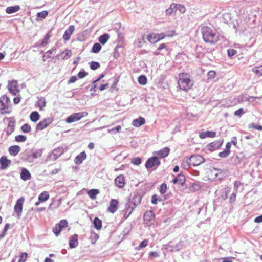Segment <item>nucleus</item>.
<instances>
[{
	"mask_svg": "<svg viewBox=\"0 0 262 262\" xmlns=\"http://www.w3.org/2000/svg\"><path fill=\"white\" fill-rule=\"evenodd\" d=\"M178 84L181 90L187 91L193 86V80L190 75L187 73H182L179 75Z\"/></svg>",
	"mask_w": 262,
	"mask_h": 262,
	"instance_id": "f257e3e1",
	"label": "nucleus"
},
{
	"mask_svg": "<svg viewBox=\"0 0 262 262\" xmlns=\"http://www.w3.org/2000/svg\"><path fill=\"white\" fill-rule=\"evenodd\" d=\"M43 149H38L35 150H29L26 151L21 159L25 162L35 164L37 163V158L42 156Z\"/></svg>",
	"mask_w": 262,
	"mask_h": 262,
	"instance_id": "f03ea898",
	"label": "nucleus"
},
{
	"mask_svg": "<svg viewBox=\"0 0 262 262\" xmlns=\"http://www.w3.org/2000/svg\"><path fill=\"white\" fill-rule=\"evenodd\" d=\"M11 102L6 95H3L0 98V113L2 115L11 112Z\"/></svg>",
	"mask_w": 262,
	"mask_h": 262,
	"instance_id": "7ed1b4c3",
	"label": "nucleus"
},
{
	"mask_svg": "<svg viewBox=\"0 0 262 262\" xmlns=\"http://www.w3.org/2000/svg\"><path fill=\"white\" fill-rule=\"evenodd\" d=\"M202 33L204 40L207 43H213V33L211 29L208 27H204L202 28Z\"/></svg>",
	"mask_w": 262,
	"mask_h": 262,
	"instance_id": "20e7f679",
	"label": "nucleus"
},
{
	"mask_svg": "<svg viewBox=\"0 0 262 262\" xmlns=\"http://www.w3.org/2000/svg\"><path fill=\"white\" fill-rule=\"evenodd\" d=\"M160 164L161 162L159 160V157L153 156L147 160L145 165L147 169L154 168L155 169L157 168Z\"/></svg>",
	"mask_w": 262,
	"mask_h": 262,
	"instance_id": "39448f33",
	"label": "nucleus"
},
{
	"mask_svg": "<svg viewBox=\"0 0 262 262\" xmlns=\"http://www.w3.org/2000/svg\"><path fill=\"white\" fill-rule=\"evenodd\" d=\"M88 113L86 112L73 113L67 118L66 122L71 123L80 120L82 117L86 116Z\"/></svg>",
	"mask_w": 262,
	"mask_h": 262,
	"instance_id": "423d86ee",
	"label": "nucleus"
},
{
	"mask_svg": "<svg viewBox=\"0 0 262 262\" xmlns=\"http://www.w3.org/2000/svg\"><path fill=\"white\" fill-rule=\"evenodd\" d=\"M68 223L66 220H61L59 223L56 224L53 228V231L56 236H58L61 230L68 226Z\"/></svg>",
	"mask_w": 262,
	"mask_h": 262,
	"instance_id": "0eeeda50",
	"label": "nucleus"
},
{
	"mask_svg": "<svg viewBox=\"0 0 262 262\" xmlns=\"http://www.w3.org/2000/svg\"><path fill=\"white\" fill-rule=\"evenodd\" d=\"M144 224L150 226L154 224L155 220V213L151 210H148L145 212L143 216Z\"/></svg>",
	"mask_w": 262,
	"mask_h": 262,
	"instance_id": "6e6552de",
	"label": "nucleus"
},
{
	"mask_svg": "<svg viewBox=\"0 0 262 262\" xmlns=\"http://www.w3.org/2000/svg\"><path fill=\"white\" fill-rule=\"evenodd\" d=\"M63 152L64 150L62 147L56 148L49 154L47 160L55 161L63 154Z\"/></svg>",
	"mask_w": 262,
	"mask_h": 262,
	"instance_id": "1a4fd4ad",
	"label": "nucleus"
},
{
	"mask_svg": "<svg viewBox=\"0 0 262 262\" xmlns=\"http://www.w3.org/2000/svg\"><path fill=\"white\" fill-rule=\"evenodd\" d=\"M25 201L24 197H20L18 199L14 206V211L17 214V218L19 219L23 211V205Z\"/></svg>",
	"mask_w": 262,
	"mask_h": 262,
	"instance_id": "9d476101",
	"label": "nucleus"
},
{
	"mask_svg": "<svg viewBox=\"0 0 262 262\" xmlns=\"http://www.w3.org/2000/svg\"><path fill=\"white\" fill-rule=\"evenodd\" d=\"M189 159V163L193 166H198L204 162V158L200 155H193Z\"/></svg>",
	"mask_w": 262,
	"mask_h": 262,
	"instance_id": "9b49d317",
	"label": "nucleus"
},
{
	"mask_svg": "<svg viewBox=\"0 0 262 262\" xmlns=\"http://www.w3.org/2000/svg\"><path fill=\"white\" fill-rule=\"evenodd\" d=\"M53 121L51 118H47L44 119L41 121L39 122L36 125V130H42L47 127H48Z\"/></svg>",
	"mask_w": 262,
	"mask_h": 262,
	"instance_id": "f8f14e48",
	"label": "nucleus"
},
{
	"mask_svg": "<svg viewBox=\"0 0 262 262\" xmlns=\"http://www.w3.org/2000/svg\"><path fill=\"white\" fill-rule=\"evenodd\" d=\"M141 196L139 194H135L132 199H129L127 202L130 204L133 208H136L138 205H139L141 201Z\"/></svg>",
	"mask_w": 262,
	"mask_h": 262,
	"instance_id": "ddd939ff",
	"label": "nucleus"
},
{
	"mask_svg": "<svg viewBox=\"0 0 262 262\" xmlns=\"http://www.w3.org/2000/svg\"><path fill=\"white\" fill-rule=\"evenodd\" d=\"M9 92L14 96L16 95L19 92L18 90L17 82L16 80H13L8 85Z\"/></svg>",
	"mask_w": 262,
	"mask_h": 262,
	"instance_id": "4468645a",
	"label": "nucleus"
},
{
	"mask_svg": "<svg viewBox=\"0 0 262 262\" xmlns=\"http://www.w3.org/2000/svg\"><path fill=\"white\" fill-rule=\"evenodd\" d=\"M119 202L116 199H112L110 202L109 206L108 208V211L114 213L118 208Z\"/></svg>",
	"mask_w": 262,
	"mask_h": 262,
	"instance_id": "2eb2a0df",
	"label": "nucleus"
},
{
	"mask_svg": "<svg viewBox=\"0 0 262 262\" xmlns=\"http://www.w3.org/2000/svg\"><path fill=\"white\" fill-rule=\"evenodd\" d=\"M170 152V149L165 147L163 148L161 150L155 152V154L157 155V157H159V158H164L168 156Z\"/></svg>",
	"mask_w": 262,
	"mask_h": 262,
	"instance_id": "dca6fc26",
	"label": "nucleus"
},
{
	"mask_svg": "<svg viewBox=\"0 0 262 262\" xmlns=\"http://www.w3.org/2000/svg\"><path fill=\"white\" fill-rule=\"evenodd\" d=\"M69 247L71 249L75 248L78 245V235L74 234L69 238Z\"/></svg>",
	"mask_w": 262,
	"mask_h": 262,
	"instance_id": "f3484780",
	"label": "nucleus"
},
{
	"mask_svg": "<svg viewBox=\"0 0 262 262\" xmlns=\"http://www.w3.org/2000/svg\"><path fill=\"white\" fill-rule=\"evenodd\" d=\"M75 27L73 25H70L66 29L63 35V38L65 41H68L70 39L71 35L74 32Z\"/></svg>",
	"mask_w": 262,
	"mask_h": 262,
	"instance_id": "a211bd4d",
	"label": "nucleus"
},
{
	"mask_svg": "<svg viewBox=\"0 0 262 262\" xmlns=\"http://www.w3.org/2000/svg\"><path fill=\"white\" fill-rule=\"evenodd\" d=\"M86 158V154L85 151H82L76 156L74 159V162L77 165H80Z\"/></svg>",
	"mask_w": 262,
	"mask_h": 262,
	"instance_id": "6ab92c4d",
	"label": "nucleus"
},
{
	"mask_svg": "<svg viewBox=\"0 0 262 262\" xmlns=\"http://www.w3.org/2000/svg\"><path fill=\"white\" fill-rule=\"evenodd\" d=\"M11 164V160L7 159L6 156H2L0 158V167L2 169H5Z\"/></svg>",
	"mask_w": 262,
	"mask_h": 262,
	"instance_id": "aec40b11",
	"label": "nucleus"
},
{
	"mask_svg": "<svg viewBox=\"0 0 262 262\" xmlns=\"http://www.w3.org/2000/svg\"><path fill=\"white\" fill-rule=\"evenodd\" d=\"M15 121L14 120H10L8 122V126L5 129L6 133L8 136H10L15 130Z\"/></svg>",
	"mask_w": 262,
	"mask_h": 262,
	"instance_id": "412c9836",
	"label": "nucleus"
},
{
	"mask_svg": "<svg viewBox=\"0 0 262 262\" xmlns=\"http://www.w3.org/2000/svg\"><path fill=\"white\" fill-rule=\"evenodd\" d=\"M134 209H135V208H133V207L132 206L128 203H126L125 204V209L123 210V211L124 212V216H123L124 218V220L127 219L129 216V215L131 214V213H132V212Z\"/></svg>",
	"mask_w": 262,
	"mask_h": 262,
	"instance_id": "4be33fe9",
	"label": "nucleus"
},
{
	"mask_svg": "<svg viewBox=\"0 0 262 262\" xmlns=\"http://www.w3.org/2000/svg\"><path fill=\"white\" fill-rule=\"evenodd\" d=\"M116 185L119 188H122L125 184L124 177L123 175H119L115 179Z\"/></svg>",
	"mask_w": 262,
	"mask_h": 262,
	"instance_id": "5701e85b",
	"label": "nucleus"
},
{
	"mask_svg": "<svg viewBox=\"0 0 262 262\" xmlns=\"http://www.w3.org/2000/svg\"><path fill=\"white\" fill-rule=\"evenodd\" d=\"M20 178L23 180L27 181L31 179V175L27 169L23 168L21 170Z\"/></svg>",
	"mask_w": 262,
	"mask_h": 262,
	"instance_id": "b1692460",
	"label": "nucleus"
},
{
	"mask_svg": "<svg viewBox=\"0 0 262 262\" xmlns=\"http://www.w3.org/2000/svg\"><path fill=\"white\" fill-rule=\"evenodd\" d=\"M145 120L142 117H139L138 118L134 119L132 122V125L135 127H139L141 125L144 124Z\"/></svg>",
	"mask_w": 262,
	"mask_h": 262,
	"instance_id": "393cba45",
	"label": "nucleus"
},
{
	"mask_svg": "<svg viewBox=\"0 0 262 262\" xmlns=\"http://www.w3.org/2000/svg\"><path fill=\"white\" fill-rule=\"evenodd\" d=\"M20 149L18 145H13L9 148V152L11 155L16 156L20 152Z\"/></svg>",
	"mask_w": 262,
	"mask_h": 262,
	"instance_id": "a878e982",
	"label": "nucleus"
},
{
	"mask_svg": "<svg viewBox=\"0 0 262 262\" xmlns=\"http://www.w3.org/2000/svg\"><path fill=\"white\" fill-rule=\"evenodd\" d=\"M20 8L18 5L8 7L6 9V12L8 14H12L18 11Z\"/></svg>",
	"mask_w": 262,
	"mask_h": 262,
	"instance_id": "bb28decb",
	"label": "nucleus"
},
{
	"mask_svg": "<svg viewBox=\"0 0 262 262\" xmlns=\"http://www.w3.org/2000/svg\"><path fill=\"white\" fill-rule=\"evenodd\" d=\"M147 40L152 43H155L159 41L158 36L157 34L152 33L147 36Z\"/></svg>",
	"mask_w": 262,
	"mask_h": 262,
	"instance_id": "cd10ccee",
	"label": "nucleus"
},
{
	"mask_svg": "<svg viewBox=\"0 0 262 262\" xmlns=\"http://www.w3.org/2000/svg\"><path fill=\"white\" fill-rule=\"evenodd\" d=\"M87 193L92 200H95L96 198V195L99 193V191L98 189H92L89 190Z\"/></svg>",
	"mask_w": 262,
	"mask_h": 262,
	"instance_id": "c85d7f7f",
	"label": "nucleus"
},
{
	"mask_svg": "<svg viewBox=\"0 0 262 262\" xmlns=\"http://www.w3.org/2000/svg\"><path fill=\"white\" fill-rule=\"evenodd\" d=\"M39 118L40 115L36 111L32 112L30 115V119L33 122L37 121Z\"/></svg>",
	"mask_w": 262,
	"mask_h": 262,
	"instance_id": "c756f323",
	"label": "nucleus"
},
{
	"mask_svg": "<svg viewBox=\"0 0 262 262\" xmlns=\"http://www.w3.org/2000/svg\"><path fill=\"white\" fill-rule=\"evenodd\" d=\"M49 198V194L47 191H43L38 196V200L40 202H45Z\"/></svg>",
	"mask_w": 262,
	"mask_h": 262,
	"instance_id": "7c9ffc66",
	"label": "nucleus"
},
{
	"mask_svg": "<svg viewBox=\"0 0 262 262\" xmlns=\"http://www.w3.org/2000/svg\"><path fill=\"white\" fill-rule=\"evenodd\" d=\"M93 225L97 230H100L102 228V221L98 217H95L93 221Z\"/></svg>",
	"mask_w": 262,
	"mask_h": 262,
	"instance_id": "2f4dec72",
	"label": "nucleus"
},
{
	"mask_svg": "<svg viewBox=\"0 0 262 262\" xmlns=\"http://www.w3.org/2000/svg\"><path fill=\"white\" fill-rule=\"evenodd\" d=\"M72 55L71 51L70 50H65L61 54V58L62 60L69 59Z\"/></svg>",
	"mask_w": 262,
	"mask_h": 262,
	"instance_id": "473e14b6",
	"label": "nucleus"
},
{
	"mask_svg": "<svg viewBox=\"0 0 262 262\" xmlns=\"http://www.w3.org/2000/svg\"><path fill=\"white\" fill-rule=\"evenodd\" d=\"M46 101L44 97H40L37 101V105L39 107L40 110H43L46 106Z\"/></svg>",
	"mask_w": 262,
	"mask_h": 262,
	"instance_id": "72a5a7b5",
	"label": "nucleus"
},
{
	"mask_svg": "<svg viewBox=\"0 0 262 262\" xmlns=\"http://www.w3.org/2000/svg\"><path fill=\"white\" fill-rule=\"evenodd\" d=\"M48 14V12L47 11H42L40 12H38L37 13L36 20L39 21L43 19L46 17Z\"/></svg>",
	"mask_w": 262,
	"mask_h": 262,
	"instance_id": "f704fd0d",
	"label": "nucleus"
},
{
	"mask_svg": "<svg viewBox=\"0 0 262 262\" xmlns=\"http://www.w3.org/2000/svg\"><path fill=\"white\" fill-rule=\"evenodd\" d=\"M199 137L201 139H204L207 137H213L212 131H206L202 132L200 134Z\"/></svg>",
	"mask_w": 262,
	"mask_h": 262,
	"instance_id": "c9c22d12",
	"label": "nucleus"
},
{
	"mask_svg": "<svg viewBox=\"0 0 262 262\" xmlns=\"http://www.w3.org/2000/svg\"><path fill=\"white\" fill-rule=\"evenodd\" d=\"M174 6L176 8V11L178 10L180 13H184L186 11L185 7L180 4H175L174 3Z\"/></svg>",
	"mask_w": 262,
	"mask_h": 262,
	"instance_id": "e433bc0d",
	"label": "nucleus"
},
{
	"mask_svg": "<svg viewBox=\"0 0 262 262\" xmlns=\"http://www.w3.org/2000/svg\"><path fill=\"white\" fill-rule=\"evenodd\" d=\"M108 39L109 35L108 34H104L99 37V41L102 45H104L108 41Z\"/></svg>",
	"mask_w": 262,
	"mask_h": 262,
	"instance_id": "4c0bfd02",
	"label": "nucleus"
},
{
	"mask_svg": "<svg viewBox=\"0 0 262 262\" xmlns=\"http://www.w3.org/2000/svg\"><path fill=\"white\" fill-rule=\"evenodd\" d=\"M101 46L99 43H95L94 44L92 49V52L94 53H98L100 52L101 49Z\"/></svg>",
	"mask_w": 262,
	"mask_h": 262,
	"instance_id": "58836bf2",
	"label": "nucleus"
},
{
	"mask_svg": "<svg viewBox=\"0 0 262 262\" xmlns=\"http://www.w3.org/2000/svg\"><path fill=\"white\" fill-rule=\"evenodd\" d=\"M21 130L25 133H29L31 130V126L28 124L25 123L24 125H23L21 127Z\"/></svg>",
	"mask_w": 262,
	"mask_h": 262,
	"instance_id": "ea45409f",
	"label": "nucleus"
},
{
	"mask_svg": "<svg viewBox=\"0 0 262 262\" xmlns=\"http://www.w3.org/2000/svg\"><path fill=\"white\" fill-rule=\"evenodd\" d=\"M176 8L174 6V3H172L170 5L169 8L166 10V15H171L173 13H176Z\"/></svg>",
	"mask_w": 262,
	"mask_h": 262,
	"instance_id": "a19ab883",
	"label": "nucleus"
},
{
	"mask_svg": "<svg viewBox=\"0 0 262 262\" xmlns=\"http://www.w3.org/2000/svg\"><path fill=\"white\" fill-rule=\"evenodd\" d=\"M15 140L17 142H24L26 141L27 137L25 135H19L15 136Z\"/></svg>",
	"mask_w": 262,
	"mask_h": 262,
	"instance_id": "79ce46f5",
	"label": "nucleus"
},
{
	"mask_svg": "<svg viewBox=\"0 0 262 262\" xmlns=\"http://www.w3.org/2000/svg\"><path fill=\"white\" fill-rule=\"evenodd\" d=\"M57 204H55V202H52L49 205V208L51 209H55L57 208L61 205V199L58 200Z\"/></svg>",
	"mask_w": 262,
	"mask_h": 262,
	"instance_id": "37998d69",
	"label": "nucleus"
},
{
	"mask_svg": "<svg viewBox=\"0 0 262 262\" xmlns=\"http://www.w3.org/2000/svg\"><path fill=\"white\" fill-rule=\"evenodd\" d=\"M179 184L183 185L185 182V177L182 174H179L177 177Z\"/></svg>",
	"mask_w": 262,
	"mask_h": 262,
	"instance_id": "c03bdc74",
	"label": "nucleus"
},
{
	"mask_svg": "<svg viewBox=\"0 0 262 262\" xmlns=\"http://www.w3.org/2000/svg\"><path fill=\"white\" fill-rule=\"evenodd\" d=\"M90 68L93 70H95L100 67V64L98 62L92 61L89 62Z\"/></svg>",
	"mask_w": 262,
	"mask_h": 262,
	"instance_id": "a18cd8bd",
	"label": "nucleus"
},
{
	"mask_svg": "<svg viewBox=\"0 0 262 262\" xmlns=\"http://www.w3.org/2000/svg\"><path fill=\"white\" fill-rule=\"evenodd\" d=\"M191 165L189 163V159H187L186 160H183L182 163V166L184 169H188Z\"/></svg>",
	"mask_w": 262,
	"mask_h": 262,
	"instance_id": "49530a36",
	"label": "nucleus"
},
{
	"mask_svg": "<svg viewBox=\"0 0 262 262\" xmlns=\"http://www.w3.org/2000/svg\"><path fill=\"white\" fill-rule=\"evenodd\" d=\"M53 51V50H48V51H47L46 52H45V53L44 54V55L42 56V60L43 61H45L46 60V59L51 58V54H52Z\"/></svg>",
	"mask_w": 262,
	"mask_h": 262,
	"instance_id": "de8ad7c7",
	"label": "nucleus"
},
{
	"mask_svg": "<svg viewBox=\"0 0 262 262\" xmlns=\"http://www.w3.org/2000/svg\"><path fill=\"white\" fill-rule=\"evenodd\" d=\"M159 189V191L161 194H164L167 190V184L166 183L162 184L160 186Z\"/></svg>",
	"mask_w": 262,
	"mask_h": 262,
	"instance_id": "09e8293b",
	"label": "nucleus"
},
{
	"mask_svg": "<svg viewBox=\"0 0 262 262\" xmlns=\"http://www.w3.org/2000/svg\"><path fill=\"white\" fill-rule=\"evenodd\" d=\"M162 201V200L160 198V197L156 194L153 195L151 197V202L153 204L156 205L158 203V201L161 202Z\"/></svg>",
	"mask_w": 262,
	"mask_h": 262,
	"instance_id": "8fccbe9b",
	"label": "nucleus"
},
{
	"mask_svg": "<svg viewBox=\"0 0 262 262\" xmlns=\"http://www.w3.org/2000/svg\"><path fill=\"white\" fill-rule=\"evenodd\" d=\"M90 238L91 239V243L92 244H95L97 240L99 238V235L95 232H91Z\"/></svg>",
	"mask_w": 262,
	"mask_h": 262,
	"instance_id": "3c124183",
	"label": "nucleus"
},
{
	"mask_svg": "<svg viewBox=\"0 0 262 262\" xmlns=\"http://www.w3.org/2000/svg\"><path fill=\"white\" fill-rule=\"evenodd\" d=\"M252 71L258 75L262 76V66L254 67L252 69Z\"/></svg>",
	"mask_w": 262,
	"mask_h": 262,
	"instance_id": "603ef678",
	"label": "nucleus"
},
{
	"mask_svg": "<svg viewBox=\"0 0 262 262\" xmlns=\"http://www.w3.org/2000/svg\"><path fill=\"white\" fill-rule=\"evenodd\" d=\"M138 82L142 85H145L147 83V78L145 76L141 75L138 77Z\"/></svg>",
	"mask_w": 262,
	"mask_h": 262,
	"instance_id": "864d4df0",
	"label": "nucleus"
},
{
	"mask_svg": "<svg viewBox=\"0 0 262 262\" xmlns=\"http://www.w3.org/2000/svg\"><path fill=\"white\" fill-rule=\"evenodd\" d=\"M49 38L50 35L48 34H47L43 38V40L40 42V46L42 47H45L48 44Z\"/></svg>",
	"mask_w": 262,
	"mask_h": 262,
	"instance_id": "5fc2aeb1",
	"label": "nucleus"
},
{
	"mask_svg": "<svg viewBox=\"0 0 262 262\" xmlns=\"http://www.w3.org/2000/svg\"><path fill=\"white\" fill-rule=\"evenodd\" d=\"M148 241L144 239L141 242L140 245L136 248L137 250H140L141 248H144L147 246Z\"/></svg>",
	"mask_w": 262,
	"mask_h": 262,
	"instance_id": "6e6d98bb",
	"label": "nucleus"
},
{
	"mask_svg": "<svg viewBox=\"0 0 262 262\" xmlns=\"http://www.w3.org/2000/svg\"><path fill=\"white\" fill-rule=\"evenodd\" d=\"M27 257V254L26 253H21L19 256L18 262H25Z\"/></svg>",
	"mask_w": 262,
	"mask_h": 262,
	"instance_id": "4d7b16f0",
	"label": "nucleus"
},
{
	"mask_svg": "<svg viewBox=\"0 0 262 262\" xmlns=\"http://www.w3.org/2000/svg\"><path fill=\"white\" fill-rule=\"evenodd\" d=\"M131 162L134 165H139L141 163V160L139 157H136L132 159Z\"/></svg>",
	"mask_w": 262,
	"mask_h": 262,
	"instance_id": "13d9d810",
	"label": "nucleus"
},
{
	"mask_svg": "<svg viewBox=\"0 0 262 262\" xmlns=\"http://www.w3.org/2000/svg\"><path fill=\"white\" fill-rule=\"evenodd\" d=\"M184 247V242L183 241H180L178 244H176V246L174 247V249L176 251H179L181 249H182Z\"/></svg>",
	"mask_w": 262,
	"mask_h": 262,
	"instance_id": "bf43d9fd",
	"label": "nucleus"
},
{
	"mask_svg": "<svg viewBox=\"0 0 262 262\" xmlns=\"http://www.w3.org/2000/svg\"><path fill=\"white\" fill-rule=\"evenodd\" d=\"M121 129V127L120 125H118L115 127L112 128L111 129L109 130L110 132H113L114 134L120 132Z\"/></svg>",
	"mask_w": 262,
	"mask_h": 262,
	"instance_id": "052dcab7",
	"label": "nucleus"
},
{
	"mask_svg": "<svg viewBox=\"0 0 262 262\" xmlns=\"http://www.w3.org/2000/svg\"><path fill=\"white\" fill-rule=\"evenodd\" d=\"M230 153V152H229L228 151L225 150L220 152L219 154V156L221 158H226L229 156Z\"/></svg>",
	"mask_w": 262,
	"mask_h": 262,
	"instance_id": "680f3d73",
	"label": "nucleus"
},
{
	"mask_svg": "<svg viewBox=\"0 0 262 262\" xmlns=\"http://www.w3.org/2000/svg\"><path fill=\"white\" fill-rule=\"evenodd\" d=\"M227 52H228V55L230 57L233 56L237 53L236 51L233 49H228L227 51Z\"/></svg>",
	"mask_w": 262,
	"mask_h": 262,
	"instance_id": "e2e57ef3",
	"label": "nucleus"
},
{
	"mask_svg": "<svg viewBox=\"0 0 262 262\" xmlns=\"http://www.w3.org/2000/svg\"><path fill=\"white\" fill-rule=\"evenodd\" d=\"M88 75V73L86 72L83 69L80 71L78 73V76L79 78H83L85 77Z\"/></svg>",
	"mask_w": 262,
	"mask_h": 262,
	"instance_id": "0e129e2a",
	"label": "nucleus"
},
{
	"mask_svg": "<svg viewBox=\"0 0 262 262\" xmlns=\"http://www.w3.org/2000/svg\"><path fill=\"white\" fill-rule=\"evenodd\" d=\"M244 114L243 108H240L235 111L234 114L235 116L241 117Z\"/></svg>",
	"mask_w": 262,
	"mask_h": 262,
	"instance_id": "69168bd1",
	"label": "nucleus"
},
{
	"mask_svg": "<svg viewBox=\"0 0 262 262\" xmlns=\"http://www.w3.org/2000/svg\"><path fill=\"white\" fill-rule=\"evenodd\" d=\"M250 126L253 127V128L257 129L258 130H262V126L260 125H255L252 123L250 124Z\"/></svg>",
	"mask_w": 262,
	"mask_h": 262,
	"instance_id": "338daca9",
	"label": "nucleus"
},
{
	"mask_svg": "<svg viewBox=\"0 0 262 262\" xmlns=\"http://www.w3.org/2000/svg\"><path fill=\"white\" fill-rule=\"evenodd\" d=\"M77 80V77L75 76H73L71 77H70V78L69 79L68 83L70 84V83H74Z\"/></svg>",
	"mask_w": 262,
	"mask_h": 262,
	"instance_id": "774afa93",
	"label": "nucleus"
}]
</instances>
